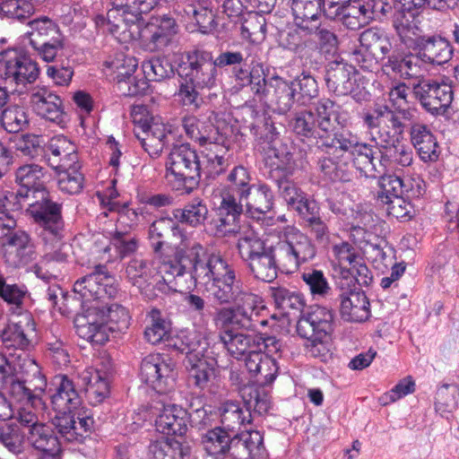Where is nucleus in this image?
I'll return each instance as SVG.
<instances>
[{"instance_id":"1","label":"nucleus","mask_w":459,"mask_h":459,"mask_svg":"<svg viewBox=\"0 0 459 459\" xmlns=\"http://www.w3.org/2000/svg\"><path fill=\"white\" fill-rule=\"evenodd\" d=\"M208 264V269L202 264L195 268V279L220 304L234 303L233 307L220 308L213 319L224 349L237 359L250 357L260 350L277 352L281 345L275 337L264 339L238 331L255 329V317L265 308L262 298L243 290L235 269L224 259L213 257Z\"/></svg>"},{"instance_id":"2","label":"nucleus","mask_w":459,"mask_h":459,"mask_svg":"<svg viewBox=\"0 0 459 459\" xmlns=\"http://www.w3.org/2000/svg\"><path fill=\"white\" fill-rule=\"evenodd\" d=\"M213 257L223 259L220 255L209 253L201 244L187 243L184 239L176 249L174 261L134 258L128 263L126 273L134 286H136L148 299H152L156 296L153 290H158L161 293L179 290L177 279L186 273V264L189 265V273L195 285L204 286L195 279V268L202 264L208 269V264Z\"/></svg>"},{"instance_id":"3","label":"nucleus","mask_w":459,"mask_h":459,"mask_svg":"<svg viewBox=\"0 0 459 459\" xmlns=\"http://www.w3.org/2000/svg\"><path fill=\"white\" fill-rule=\"evenodd\" d=\"M49 179L47 171L39 165L26 164L17 169L16 183L20 186L17 195L29 198L31 194H40L41 200L29 204L28 212L34 221L42 228L41 237L47 243L52 242V247L56 248L53 253L47 252L44 259L47 261H65L66 255L62 252L60 239L63 231L61 207L48 200L46 196L45 185Z\"/></svg>"},{"instance_id":"4","label":"nucleus","mask_w":459,"mask_h":459,"mask_svg":"<svg viewBox=\"0 0 459 459\" xmlns=\"http://www.w3.org/2000/svg\"><path fill=\"white\" fill-rule=\"evenodd\" d=\"M269 241L267 250L247 263L255 277L263 281H273L278 267L293 273L316 255L310 239L295 227H287L279 236H270Z\"/></svg>"},{"instance_id":"5","label":"nucleus","mask_w":459,"mask_h":459,"mask_svg":"<svg viewBox=\"0 0 459 459\" xmlns=\"http://www.w3.org/2000/svg\"><path fill=\"white\" fill-rule=\"evenodd\" d=\"M51 403L57 412L53 424L68 442L81 441L91 432L94 420L90 411L79 408L81 397L74 382L65 375H57L51 381Z\"/></svg>"},{"instance_id":"6","label":"nucleus","mask_w":459,"mask_h":459,"mask_svg":"<svg viewBox=\"0 0 459 459\" xmlns=\"http://www.w3.org/2000/svg\"><path fill=\"white\" fill-rule=\"evenodd\" d=\"M29 363L34 368L32 369L34 378L30 381L17 380L13 377L15 368L13 362L0 353V377L4 389L9 396L10 403L19 406V422L30 429L39 423L36 414L27 411L26 407L30 406L34 409L44 407L42 395L47 387V379L34 360L30 359Z\"/></svg>"},{"instance_id":"7","label":"nucleus","mask_w":459,"mask_h":459,"mask_svg":"<svg viewBox=\"0 0 459 459\" xmlns=\"http://www.w3.org/2000/svg\"><path fill=\"white\" fill-rule=\"evenodd\" d=\"M364 124L370 130L372 140L384 149L380 158V167L385 172L392 162L403 167L412 162V151L409 146L395 143L403 133V126L394 111L387 106H377L363 116Z\"/></svg>"},{"instance_id":"8","label":"nucleus","mask_w":459,"mask_h":459,"mask_svg":"<svg viewBox=\"0 0 459 459\" xmlns=\"http://www.w3.org/2000/svg\"><path fill=\"white\" fill-rule=\"evenodd\" d=\"M179 30L176 20L168 14L152 16L147 22L140 21L128 29L122 30L115 38L122 44L139 40L141 47L149 52L163 51L172 44Z\"/></svg>"},{"instance_id":"9","label":"nucleus","mask_w":459,"mask_h":459,"mask_svg":"<svg viewBox=\"0 0 459 459\" xmlns=\"http://www.w3.org/2000/svg\"><path fill=\"white\" fill-rule=\"evenodd\" d=\"M329 260L335 277L347 285H368L372 275L357 248L348 241L333 243L329 249Z\"/></svg>"},{"instance_id":"10","label":"nucleus","mask_w":459,"mask_h":459,"mask_svg":"<svg viewBox=\"0 0 459 459\" xmlns=\"http://www.w3.org/2000/svg\"><path fill=\"white\" fill-rule=\"evenodd\" d=\"M134 134L152 158H158L168 144L171 126L160 116H153L143 105L134 106L131 113Z\"/></svg>"},{"instance_id":"11","label":"nucleus","mask_w":459,"mask_h":459,"mask_svg":"<svg viewBox=\"0 0 459 459\" xmlns=\"http://www.w3.org/2000/svg\"><path fill=\"white\" fill-rule=\"evenodd\" d=\"M333 320L331 310L316 306L298 321L297 332L307 340L306 348L311 356L320 357L325 353L327 349L325 342L333 331Z\"/></svg>"},{"instance_id":"12","label":"nucleus","mask_w":459,"mask_h":459,"mask_svg":"<svg viewBox=\"0 0 459 459\" xmlns=\"http://www.w3.org/2000/svg\"><path fill=\"white\" fill-rule=\"evenodd\" d=\"M158 2L159 0H117V8L108 10L106 17H95L96 26L115 37L122 30L142 21L143 13L151 12Z\"/></svg>"},{"instance_id":"13","label":"nucleus","mask_w":459,"mask_h":459,"mask_svg":"<svg viewBox=\"0 0 459 459\" xmlns=\"http://www.w3.org/2000/svg\"><path fill=\"white\" fill-rule=\"evenodd\" d=\"M137 67L138 60L134 56L117 53L103 63V73L116 83L122 95L135 96L144 93L148 88L145 80L134 76Z\"/></svg>"},{"instance_id":"14","label":"nucleus","mask_w":459,"mask_h":459,"mask_svg":"<svg viewBox=\"0 0 459 459\" xmlns=\"http://www.w3.org/2000/svg\"><path fill=\"white\" fill-rule=\"evenodd\" d=\"M209 335L203 337L195 335L186 347H179L182 352L186 353V368L189 377L196 387L204 389L215 378V360L209 356Z\"/></svg>"},{"instance_id":"15","label":"nucleus","mask_w":459,"mask_h":459,"mask_svg":"<svg viewBox=\"0 0 459 459\" xmlns=\"http://www.w3.org/2000/svg\"><path fill=\"white\" fill-rule=\"evenodd\" d=\"M201 176V160L188 145L174 147L166 161V178L179 190L188 182H197Z\"/></svg>"},{"instance_id":"16","label":"nucleus","mask_w":459,"mask_h":459,"mask_svg":"<svg viewBox=\"0 0 459 459\" xmlns=\"http://www.w3.org/2000/svg\"><path fill=\"white\" fill-rule=\"evenodd\" d=\"M140 376L159 394H169L175 389L176 365L167 355L153 353L146 356L141 363Z\"/></svg>"},{"instance_id":"17","label":"nucleus","mask_w":459,"mask_h":459,"mask_svg":"<svg viewBox=\"0 0 459 459\" xmlns=\"http://www.w3.org/2000/svg\"><path fill=\"white\" fill-rule=\"evenodd\" d=\"M0 75L15 84L31 83L38 78L39 68L19 48H8L0 52Z\"/></svg>"},{"instance_id":"18","label":"nucleus","mask_w":459,"mask_h":459,"mask_svg":"<svg viewBox=\"0 0 459 459\" xmlns=\"http://www.w3.org/2000/svg\"><path fill=\"white\" fill-rule=\"evenodd\" d=\"M340 315L347 322L362 323L370 317V304L365 292L347 281H340Z\"/></svg>"},{"instance_id":"19","label":"nucleus","mask_w":459,"mask_h":459,"mask_svg":"<svg viewBox=\"0 0 459 459\" xmlns=\"http://www.w3.org/2000/svg\"><path fill=\"white\" fill-rule=\"evenodd\" d=\"M337 15L334 20L351 30H358L366 26L374 19L375 15L384 11L382 0H351L344 5L338 7Z\"/></svg>"},{"instance_id":"20","label":"nucleus","mask_w":459,"mask_h":459,"mask_svg":"<svg viewBox=\"0 0 459 459\" xmlns=\"http://www.w3.org/2000/svg\"><path fill=\"white\" fill-rule=\"evenodd\" d=\"M152 410L157 431L169 436H182L186 432L188 415L183 407L159 400L154 402Z\"/></svg>"},{"instance_id":"21","label":"nucleus","mask_w":459,"mask_h":459,"mask_svg":"<svg viewBox=\"0 0 459 459\" xmlns=\"http://www.w3.org/2000/svg\"><path fill=\"white\" fill-rule=\"evenodd\" d=\"M30 105L39 117L60 126L66 122L63 100L53 91L47 87H35L30 96Z\"/></svg>"},{"instance_id":"22","label":"nucleus","mask_w":459,"mask_h":459,"mask_svg":"<svg viewBox=\"0 0 459 459\" xmlns=\"http://www.w3.org/2000/svg\"><path fill=\"white\" fill-rule=\"evenodd\" d=\"M211 132L216 136L206 143L205 151L201 160V173L207 177H215L228 167V160L225 157L229 151V140L225 133L218 128H211Z\"/></svg>"},{"instance_id":"23","label":"nucleus","mask_w":459,"mask_h":459,"mask_svg":"<svg viewBox=\"0 0 459 459\" xmlns=\"http://www.w3.org/2000/svg\"><path fill=\"white\" fill-rule=\"evenodd\" d=\"M77 334L91 343L104 344L108 337L105 325V312L98 307H90L74 318Z\"/></svg>"},{"instance_id":"24","label":"nucleus","mask_w":459,"mask_h":459,"mask_svg":"<svg viewBox=\"0 0 459 459\" xmlns=\"http://www.w3.org/2000/svg\"><path fill=\"white\" fill-rule=\"evenodd\" d=\"M416 93L423 108L437 116L444 115L454 99L452 86L445 82H423Z\"/></svg>"},{"instance_id":"25","label":"nucleus","mask_w":459,"mask_h":459,"mask_svg":"<svg viewBox=\"0 0 459 459\" xmlns=\"http://www.w3.org/2000/svg\"><path fill=\"white\" fill-rule=\"evenodd\" d=\"M188 69L186 77L197 88H212L216 81V65L211 53L194 51L187 56Z\"/></svg>"},{"instance_id":"26","label":"nucleus","mask_w":459,"mask_h":459,"mask_svg":"<svg viewBox=\"0 0 459 459\" xmlns=\"http://www.w3.org/2000/svg\"><path fill=\"white\" fill-rule=\"evenodd\" d=\"M357 73L353 65L340 62L328 65L325 75L328 89L339 96L354 94L357 82Z\"/></svg>"},{"instance_id":"27","label":"nucleus","mask_w":459,"mask_h":459,"mask_svg":"<svg viewBox=\"0 0 459 459\" xmlns=\"http://www.w3.org/2000/svg\"><path fill=\"white\" fill-rule=\"evenodd\" d=\"M221 197L219 207L221 218L216 225V233L224 237L238 230V217L242 212L243 200H240L239 196L230 189H223Z\"/></svg>"},{"instance_id":"28","label":"nucleus","mask_w":459,"mask_h":459,"mask_svg":"<svg viewBox=\"0 0 459 459\" xmlns=\"http://www.w3.org/2000/svg\"><path fill=\"white\" fill-rule=\"evenodd\" d=\"M35 323L30 314L22 315L18 321L9 323L2 332L5 348L24 351L30 346L35 336Z\"/></svg>"},{"instance_id":"29","label":"nucleus","mask_w":459,"mask_h":459,"mask_svg":"<svg viewBox=\"0 0 459 459\" xmlns=\"http://www.w3.org/2000/svg\"><path fill=\"white\" fill-rule=\"evenodd\" d=\"M419 23V11L401 9L394 16L393 25L396 34L408 49L412 50L424 36Z\"/></svg>"},{"instance_id":"30","label":"nucleus","mask_w":459,"mask_h":459,"mask_svg":"<svg viewBox=\"0 0 459 459\" xmlns=\"http://www.w3.org/2000/svg\"><path fill=\"white\" fill-rule=\"evenodd\" d=\"M45 153L48 165L54 169L67 168L80 162L74 143L61 134L48 141Z\"/></svg>"},{"instance_id":"31","label":"nucleus","mask_w":459,"mask_h":459,"mask_svg":"<svg viewBox=\"0 0 459 459\" xmlns=\"http://www.w3.org/2000/svg\"><path fill=\"white\" fill-rule=\"evenodd\" d=\"M294 86L295 82H288L283 78L273 75L269 79L265 94L262 97L267 98L275 105L279 113L284 114L294 104L296 94Z\"/></svg>"},{"instance_id":"32","label":"nucleus","mask_w":459,"mask_h":459,"mask_svg":"<svg viewBox=\"0 0 459 459\" xmlns=\"http://www.w3.org/2000/svg\"><path fill=\"white\" fill-rule=\"evenodd\" d=\"M232 455L236 459H265L263 436L256 430H246L234 437Z\"/></svg>"},{"instance_id":"33","label":"nucleus","mask_w":459,"mask_h":459,"mask_svg":"<svg viewBox=\"0 0 459 459\" xmlns=\"http://www.w3.org/2000/svg\"><path fill=\"white\" fill-rule=\"evenodd\" d=\"M268 353L266 350H260L245 359L247 371L262 385L273 383L278 374L276 360Z\"/></svg>"},{"instance_id":"34","label":"nucleus","mask_w":459,"mask_h":459,"mask_svg":"<svg viewBox=\"0 0 459 459\" xmlns=\"http://www.w3.org/2000/svg\"><path fill=\"white\" fill-rule=\"evenodd\" d=\"M238 230L236 233H231V235H239L238 240V253L241 258L247 263L267 250L270 244V236H279V234L270 232L267 234L265 239L262 240L253 229L238 225ZM229 236H230V234Z\"/></svg>"},{"instance_id":"35","label":"nucleus","mask_w":459,"mask_h":459,"mask_svg":"<svg viewBox=\"0 0 459 459\" xmlns=\"http://www.w3.org/2000/svg\"><path fill=\"white\" fill-rule=\"evenodd\" d=\"M412 50L429 62L437 65L446 63L452 56L449 42L436 35H424Z\"/></svg>"},{"instance_id":"36","label":"nucleus","mask_w":459,"mask_h":459,"mask_svg":"<svg viewBox=\"0 0 459 459\" xmlns=\"http://www.w3.org/2000/svg\"><path fill=\"white\" fill-rule=\"evenodd\" d=\"M384 149L379 144L360 143L351 153L353 165L365 175L383 173L380 158Z\"/></svg>"},{"instance_id":"37","label":"nucleus","mask_w":459,"mask_h":459,"mask_svg":"<svg viewBox=\"0 0 459 459\" xmlns=\"http://www.w3.org/2000/svg\"><path fill=\"white\" fill-rule=\"evenodd\" d=\"M411 137L413 146L423 161H436L438 159L439 146L427 126L413 125L411 129Z\"/></svg>"},{"instance_id":"38","label":"nucleus","mask_w":459,"mask_h":459,"mask_svg":"<svg viewBox=\"0 0 459 459\" xmlns=\"http://www.w3.org/2000/svg\"><path fill=\"white\" fill-rule=\"evenodd\" d=\"M80 379L91 403L97 405L102 403L109 394V385L106 374L89 368L80 374Z\"/></svg>"},{"instance_id":"39","label":"nucleus","mask_w":459,"mask_h":459,"mask_svg":"<svg viewBox=\"0 0 459 459\" xmlns=\"http://www.w3.org/2000/svg\"><path fill=\"white\" fill-rule=\"evenodd\" d=\"M234 437L224 428L216 427L206 431L202 437L205 452L214 459H222L233 449Z\"/></svg>"},{"instance_id":"40","label":"nucleus","mask_w":459,"mask_h":459,"mask_svg":"<svg viewBox=\"0 0 459 459\" xmlns=\"http://www.w3.org/2000/svg\"><path fill=\"white\" fill-rule=\"evenodd\" d=\"M279 191L288 205L301 215L314 214L316 209L315 201L308 200L297 185L287 179L279 180Z\"/></svg>"},{"instance_id":"41","label":"nucleus","mask_w":459,"mask_h":459,"mask_svg":"<svg viewBox=\"0 0 459 459\" xmlns=\"http://www.w3.org/2000/svg\"><path fill=\"white\" fill-rule=\"evenodd\" d=\"M27 440L45 455L55 456L60 451L57 437L53 435L50 427L42 423L35 424L29 429Z\"/></svg>"},{"instance_id":"42","label":"nucleus","mask_w":459,"mask_h":459,"mask_svg":"<svg viewBox=\"0 0 459 459\" xmlns=\"http://www.w3.org/2000/svg\"><path fill=\"white\" fill-rule=\"evenodd\" d=\"M323 7V0H292L291 10L298 27L311 30Z\"/></svg>"},{"instance_id":"43","label":"nucleus","mask_w":459,"mask_h":459,"mask_svg":"<svg viewBox=\"0 0 459 459\" xmlns=\"http://www.w3.org/2000/svg\"><path fill=\"white\" fill-rule=\"evenodd\" d=\"M85 277L94 300L116 296L117 292L116 280L103 268L99 267Z\"/></svg>"},{"instance_id":"44","label":"nucleus","mask_w":459,"mask_h":459,"mask_svg":"<svg viewBox=\"0 0 459 459\" xmlns=\"http://www.w3.org/2000/svg\"><path fill=\"white\" fill-rule=\"evenodd\" d=\"M221 422L224 429L234 431L242 425L251 422V413L241 404L234 401H227L220 406Z\"/></svg>"},{"instance_id":"45","label":"nucleus","mask_w":459,"mask_h":459,"mask_svg":"<svg viewBox=\"0 0 459 459\" xmlns=\"http://www.w3.org/2000/svg\"><path fill=\"white\" fill-rule=\"evenodd\" d=\"M80 162L68 166L67 168L56 169V180L58 189L68 195L79 194L84 185V177L81 171Z\"/></svg>"},{"instance_id":"46","label":"nucleus","mask_w":459,"mask_h":459,"mask_svg":"<svg viewBox=\"0 0 459 459\" xmlns=\"http://www.w3.org/2000/svg\"><path fill=\"white\" fill-rule=\"evenodd\" d=\"M360 48L372 55L373 57L383 60L391 49V42L386 35L376 29L363 31L359 37Z\"/></svg>"},{"instance_id":"47","label":"nucleus","mask_w":459,"mask_h":459,"mask_svg":"<svg viewBox=\"0 0 459 459\" xmlns=\"http://www.w3.org/2000/svg\"><path fill=\"white\" fill-rule=\"evenodd\" d=\"M29 25L31 30L27 35L31 47L62 38L58 26L48 17L35 19L30 22Z\"/></svg>"},{"instance_id":"48","label":"nucleus","mask_w":459,"mask_h":459,"mask_svg":"<svg viewBox=\"0 0 459 459\" xmlns=\"http://www.w3.org/2000/svg\"><path fill=\"white\" fill-rule=\"evenodd\" d=\"M207 206L200 199H194L192 202L186 204L184 208L173 211L175 219L192 227L204 224L207 219Z\"/></svg>"},{"instance_id":"49","label":"nucleus","mask_w":459,"mask_h":459,"mask_svg":"<svg viewBox=\"0 0 459 459\" xmlns=\"http://www.w3.org/2000/svg\"><path fill=\"white\" fill-rule=\"evenodd\" d=\"M247 212L255 216V212L264 214L269 212L273 207V193L266 185H258L249 190V195L246 199Z\"/></svg>"},{"instance_id":"50","label":"nucleus","mask_w":459,"mask_h":459,"mask_svg":"<svg viewBox=\"0 0 459 459\" xmlns=\"http://www.w3.org/2000/svg\"><path fill=\"white\" fill-rule=\"evenodd\" d=\"M266 23L264 16L254 10L246 13L241 24V35L253 43L262 42L265 39Z\"/></svg>"},{"instance_id":"51","label":"nucleus","mask_w":459,"mask_h":459,"mask_svg":"<svg viewBox=\"0 0 459 459\" xmlns=\"http://www.w3.org/2000/svg\"><path fill=\"white\" fill-rule=\"evenodd\" d=\"M171 231L174 236H181V230L177 222L168 217L160 218L150 226L149 238L154 252H160L164 244L165 236Z\"/></svg>"},{"instance_id":"52","label":"nucleus","mask_w":459,"mask_h":459,"mask_svg":"<svg viewBox=\"0 0 459 459\" xmlns=\"http://www.w3.org/2000/svg\"><path fill=\"white\" fill-rule=\"evenodd\" d=\"M152 459H185L187 448L174 438H161L150 446Z\"/></svg>"},{"instance_id":"53","label":"nucleus","mask_w":459,"mask_h":459,"mask_svg":"<svg viewBox=\"0 0 459 459\" xmlns=\"http://www.w3.org/2000/svg\"><path fill=\"white\" fill-rule=\"evenodd\" d=\"M333 102L330 100H321L316 105V135L319 139L329 138L334 131V124L332 121Z\"/></svg>"},{"instance_id":"54","label":"nucleus","mask_w":459,"mask_h":459,"mask_svg":"<svg viewBox=\"0 0 459 459\" xmlns=\"http://www.w3.org/2000/svg\"><path fill=\"white\" fill-rule=\"evenodd\" d=\"M150 323L144 331L145 340L152 344H158L168 337L169 324L161 316L160 310L152 308L148 315Z\"/></svg>"},{"instance_id":"55","label":"nucleus","mask_w":459,"mask_h":459,"mask_svg":"<svg viewBox=\"0 0 459 459\" xmlns=\"http://www.w3.org/2000/svg\"><path fill=\"white\" fill-rule=\"evenodd\" d=\"M7 247L15 249L20 264H27L36 258L35 247L24 231H18L8 237Z\"/></svg>"},{"instance_id":"56","label":"nucleus","mask_w":459,"mask_h":459,"mask_svg":"<svg viewBox=\"0 0 459 459\" xmlns=\"http://www.w3.org/2000/svg\"><path fill=\"white\" fill-rule=\"evenodd\" d=\"M270 293L276 307L285 312L290 310L300 311L305 306L301 294L290 291L286 288L272 287Z\"/></svg>"},{"instance_id":"57","label":"nucleus","mask_w":459,"mask_h":459,"mask_svg":"<svg viewBox=\"0 0 459 459\" xmlns=\"http://www.w3.org/2000/svg\"><path fill=\"white\" fill-rule=\"evenodd\" d=\"M459 387L457 385H443L436 394V411L442 416L451 414L458 406Z\"/></svg>"},{"instance_id":"58","label":"nucleus","mask_w":459,"mask_h":459,"mask_svg":"<svg viewBox=\"0 0 459 459\" xmlns=\"http://www.w3.org/2000/svg\"><path fill=\"white\" fill-rule=\"evenodd\" d=\"M103 309L108 337L110 333L123 332L128 328L130 316L128 311L124 307L113 304Z\"/></svg>"},{"instance_id":"59","label":"nucleus","mask_w":459,"mask_h":459,"mask_svg":"<svg viewBox=\"0 0 459 459\" xmlns=\"http://www.w3.org/2000/svg\"><path fill=\"white\" fill-rule=\"evenodd\" d=\"M3 127L9 133H17L28 124V114L23 107L13 105L3 110L0 117Z\"/></svg>"},{"instance_id":"60","label":"nucleus","mask_w":459,"mask_h":459,"mask_svg":"<svg viewBox=\"0 0 459 459\" xmlns=\"http://www.w3.org/2000/svg\"><path fill=\"white\" fill-rule=\"evenodd\" d=\"M351 236L364 253L369 255L373 260L380 262L385 260V253L381 249L379 244L372 241L373 238H376L373 234L361 227H354L351 230Z\"/></svg>"},{"instance_id":"61","label":"nucleus","mask_w":459,"mask_h":459,"mask_svg":"<svg viewBox=\"0 0 459 459\" xmlns=\"http://www.w3.org/2000/svg\"><path fill=\"white\" fill-rule=\"evenodd\" d=\"M243 398L247 410H254L258 414L266 413L271 408L269 394L261 386H249L244 389Z\"/></svg>"},{"instance_id":"62","label":"nucleus","mask_w":459,"mask_h":459,"mask_svg":"<svg viewBox=\"0 0 459 459\" xmlns=\"http://www.w3.org/2000/svg\"><path fill=\"white\" fill-rule=\"evenodd\" d=\"M420 56L407 55L403 57L393 56L390 60L394 71L406 78H419L423 75V68L420 65Z\"/></svg>"},{"instance_id":"63","label":"nucleus","mask_w":459,"mask_h":459,"mask_svg":"<svg viewBox=\"0 0 459 459\" xmlns=\"http://www.w3.org/2000/svg\"><path fill=\"white\" fill-rule=\"evenodd\" d=\"M35 13V7L27 0H3L0 13L5 17L24 21Z\"/></svg>"},{"instance_id":"64","label":"nucleus","mask_w":459,"mask_h":459,"mask_svg":"<svg viewBox=\"0 0 459 459\" xmlns=\"http://www.w3.org/2000/svg\"><path fill=\"white\" fill-rule=\"evenodd\" d=\"M24 431L17 424H6L0 429V442L12 453L20 454L23 450Z\"/></svg>"}]
</instances>
